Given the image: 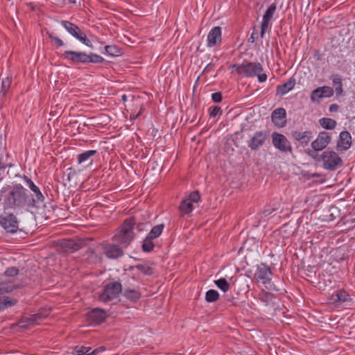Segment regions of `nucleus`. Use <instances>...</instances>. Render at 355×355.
Instances as JSON below:
<instances>
[{"mask_svg": "<svg viewBox=\"0 0 355 355\" xmlns=\"http://www.w3.org/2000/svg\"><path fill=\"white\" fill-rule=\"evenodd\" d=\"M30 202L34 200L21 184H6L0 189V206L4 211L12 210L16 214L31 211Z\"/></svg>", "mask_w": 355, "mask_h": 355, "instance_id": "nucleus-1", "label": "nucleus"}, {"mask_svg": "<svg viewBox=\"0 0 355 355\" xmlns=\"http://www.w3.org/2000/svg\"><path fill=\"white\" fill-rule=\"evenodd\" d=\"M135 224L136 218L135 216H130L125 219L112 236L113 241L123 247V249L127 248L135 237L133 232Z\"/></svg>", "mask_w": 355, "mask_h": 355, "instance_id": "nucleus-2", "label": "nucleus"}, {"mask_svg": "<svg viewBox=\"0 0 355 355\" xmlns=\"http://www.w3.org/2000/svg\"><path fill=\"white\" fill-rule=\"evenodd\" d=\"M317 162L322 161V166L328 171H335L338 166L342 164L343 160L334 151L325 150L320 157L315 158Z\"/></svg>", "mask_w": 355, "mask_h": 355, "instance_id": "nucleus-3", "label": "nucleus"}, {"mask_svg": "<svg viewBox=\"0 0 355 355\" xmlns=\"http://www.w3.org/2000/svg\"><path fill=\"white\" fill-rule=\"evenodd\" d=\"M122 291V285L120 282H114L107 284L103 291L99 295V300L103 302H108L116 298Z\"/></svg>", "mask_w": 355, "mask_h": 355, "instance_id": "nucleus-4", "label": "nucleus"}, {"mask_svg": "<svg viewBox=\"0 0 355 355\" xmlns=\"http://www.w3.org/2000/svg\"><path fill=\"white\" fill-rule=\"evenodd\" d=\"M103 254L109 259H118L124 255V249L117 243L104 241L100 243Z\"/></svg>", "mask_w": 355, "mask_h": 355, "instance_id": "nucleus-5", "label": "nucleus"}, {"mask_svg": "<svg viewBox=\"0 0 355 355\" xmlns=\"http://www.w3.org/2000/svg\"><path fill=\"white\" fill-rule=\"evenodd\" d=\"M272 271L269 266L265 263L257 266L254 278L258 283L263 284L266 289H272L271 277Z\"/></svg>", "mask_w": 355, "mask_h": 355, "instance_id": "nucleus-6", "label": "nucleus"}, {"mask_svg": "<svg viewBox=\"0 0 355 355\" xmlns=\"http://www.w3.org/2000/svg\"><path fill=\"white\" fill-rule=\"evenodd\" d=\"M22 178L26 182L28 188L33 192V194L31 193V196L34 202H30V205L32 209H37L40 205L44 201V196L41 192L40 188L36 186L31 178L24 175Z\"/></svg>", "mask_w": 355, "mask_h": 355, "instance_id": "nucleus-7", "label": "nucleus"}, {"mask_svg": "<svg viewBox=\"0 0 355 355\" xmlns=\"http://www.w3.org/2000/svg\"><path fill=\"white\" fill-rule=\"evenodd\" d=\"M103 254L100 243L96 246L89 248L84 254L87 263L89 265H100L103 261Z\"/></svg>", "mask_w": 355, "mask_h": 355, "instance_id": "nucleus-8", "label": "nucleus"}, {"mask_svg": "<svg viewBox=\"0 0 355 355\" xmlns=\"http://www.w3.org/2000/svg\"><path fill=\"white\" fill-rule=\"evenodd\" d=\"M0 223L7 232L15 233L18 230L19 221L13 213L1 215Z\"/></svg>", "mask_w": 355, "mask_h": 355, "instance_id": "nucleus-9", "label": "nucleus"}, {"mask_svg": "<svg viewBox=\"0 0 355 355\" xmlns=\"http://www.w3.org/2000/svg\"><path fill=\"white\" fill-rule=\"evenodd\" d=\"M271 137L272 143L277 149L284 153L292 152L291 144L284 135L278 132H273Z\"/></svg>", "mask_w": 355, "mask_h": 355, "instance_id": "nucleus-10", "label": "nucleus"}, {"mask_svg": "<svg viewBox=\"0 0 355 355\" xmlns=\"http://www.w3.org/2000/svg\"><path fill=\"white\" fill-rule=\"evenodd\" d=\"M263 68L259 62H248L245 63V76L253 77L257 76L260 83H263L267 79L266 73H262Z\"/></svg>", "mask_w": 355, "mask_h": 355, "instance_id": "nucleus-11", "label": "nucleus"}, {"mask_svg": "<svg viewBox=\"0 0 355 355\" xmlns=\"http://www.w3.org/2000/svg\"><path fill=\"white\" fill-rule=\"evenodd\" d=\"M63 25L67 31L73 37L83 42L87 46H92L91 41L87 39L84 32H83L76 24H63Z\"/></svg>", "mask_w": 355, "mask_h": 355, "instance_id": "nucleus-12", "label": "nucleus"}, {"mask_svg": "<svg viewBox=\"0 0 355 355\" xmlns=\"http://www.w3.org/2000/svg\"><path fill=\"white\" fill-rule=\"evenodd\" d=\"M107 317L106 312L100 308L93 309L87 315V320L92 324H100L103 322Z\"/></svg>", "mask_w": 355, "mask_h": 355, "instance_id": "nucleus-13", "label": "nucleus"}, {"mask_svg": "<svg viewBox=\"0 0 355 355\" xmlns=\"http://www.w3.org/2000/svg\"><path fill=\"white\" fill-rule=\"evenodd\" d=\"M62 58L73 64H87V54L81 51H66L63 53Z\"/></svg>", "mask_w": 355, "mask_h": 355, "instance_id": "nucleus-14", "label": "nucleus"}, {"mask_svg": "<svg viewBox=\"0 0 355 355\" xmlns=\"http://www.w3.org/2000/svg\"><path fill=\"white\" fill-rule=\"evenodd\" d=\"M331 139V137L329 132H320L317 139L311 143V147L315 151L322 150L329 144Z\"/></svg>", "mask_w": 355, "mask_h": 355, "instance_id": "nucleus-15", "label": "nucleus"}, {"mask_svg": "<svg viewBox=\"0 0 355 355\" xmlns=\"http://www.w3.org/2000/svg\"><path fill=\"white\" fill-rule=\"evenodd\" d=\"M286 112L283 107L275 109L271 114V120L275 125L282 128L286 124Z\"/></svg>", "mask_w": 355, "mask_h": 355, "instance_id": "nucleus-16", "label": "nucleus"}, {"mask_svg": "<svg viewBox=\"0 0 355 355\" xmlns=\"http://www.w3.org/2000/svg\"><path fill=\"white\" fill-rule=\"evenodd\" d=\"M83 245V241L74 239H64L60 243V247L67 253L76 252L82 248Z\"/></svg>", "mask_w": 355, "mask_h": 355, "instance_id": "nucleus-17", "label": "nucleus"}, {"mask_svg": "<svg viewBox=\"0 0 355 355\" xmlns=\"http://www.w3.org/2000/svg\"><path fill=\"white\" fill-rule=\"evenodd\" d=\"M268 138L267 132L259 131L255 133L254 137L250 139L248 146L253 150L258 149L261 146Z\"/></svg>", "mask_w": 355, "mask_h": 355, "instance_id": "nucleus-18", "label": "nucleus"}, {"mask_svg": "<svg viewBox=\"0 0 355 355\" xmlns=\"http://www.w3.org/2000/svg\"><path fill=\"white\" fill-rule=\"evenodd\" d=\"M221 28L219 26L213 28L207 35V46L212 47L221 42Z\"/></svg>", "mask_w": 355, "mask_h": 355, "instance_id": "nucleus-19", "label": "nucleus"}, {"mask_svg": "<svg viewBox=\"0 0 355 355\" xmlns=\"http://www.w3.org/2000/svg\"><path fill=\"white\" fill-rule=\"evenodd\" d=\"M329 300L333 304H338L350 301L351 297L345 290L338 289L331 295Z\"/></svg>", "mask_w": 355, "mask_h": 355, "instance_id": "nucleus-20", "label": "nucleus"}, {"mask_svg": "<svg viewBox=\"0 0 355 355\" xmlns=\"http://www.w3.org/2000/svg\"><path fill=\"white\" fill-rule=\"evenodd\" d=\"M293 137L302 145L306 146L313 137V133L311 130L304 132L293 131L292 132Z\"/></svg>", "mask_w": 355, "mask_h": 355, "instance_id": "nucleus-21", "label": "nucleus"}, {"mask_svg": "<svg viewBox=\"0 0 355 355\" xmlns=\"http://www.w3.org/2000/svg\"><path fill=\"white\" fill-rule=\"evenodd\" d=\"M352 144V137L348 131H342L339 135L337 146L341 150L349 149Z\"/></svg>", "mask_w": 355, "mask_h": 355, "instance_id": "nucleus-22", "label": "nucleus"}, {"mask_svg": "<svg viewBox=\"0 0 355 355\" xmlns=\"http://www.w3.org/2000/svg\"><path fill=\"white\" fill-rule=\"evenodd\" d=\"M43 317L41 313H37L28 317H23L21 320L20 323L21 327L27 329L29 326L33 325L38 323Z\"/></svg>", "mask_w": 355, "mask_h": 355, "instance_id": "nucleus-23", "label": "nucleus"}, {"mask_svg": "<svg viewBox=\"0 0 355 355\" xmlns=\"http://www.w3.org/2000/svg\"><path fill=\"white\" fill-rule=\"evenodd\" d=\"M330 79L332 80V85L335 88L336 95L338 96H342L343 94V89L341 76L338 73H334L331 76Z\"/></svg>", "mask_w": 355, "mask_h": 355, "instance_id": "nucleus-24", "label": "nucleus"}, {"mask_svg": "<svg viewBox=\"0 0 355 355\" xmlns=\"http://www.w3.org/2000/svg\"><path fill=\"white\" fill-rule=\"evenodd\" d=\"M295 85V80L293 78H289L286 83L283 85H279L277 89V93L279 95H284L288 93L289 91L293 89Z\"/></svg>", "mask_w": 355, "mask_h": 355, "instance_id": "nucleus-25", "label": "nucleus"}, {"mask_svg": "<svg viewBox=\"0 0 355 355\" xmlns=\"http://www.w3.org/2000/svg\"><path fill=\"white\" fill-rule=\"evenodd\" d=\"M178 209L181 216L183 217L185 215L189 214L193 211V205L189 200L184 198L181 201Z\"/></svg>", "mask_w": 355, "mask_h": 355, "instance_id": "nucleus-26", "label": "nucleus"}, {"mask_svg": "<svg viewBox=\"0 0 355 355\" xmlns=\"http://www.w3.org/2000/svg\"><path fill=\"white\" fill-rule=\"evenodd\" d=\"M97 153V151L95 150H89L85 151L78 155V163L79 164L89 162V164L92 163V157L95 155Z\"/></svg>", "mask_w": 355, "mask_h": 355, "instance_id": "nucleus-27", "label": "nucleus"}, {"mask_svg": "<svg viewBox=\"0 0 355 355\" xmlns=\"http://www.w3.org/2000/svg\"><path fill=\"white\" fill-rule=\"evenodd\" d=\"M17 303V300L8 296L0 297V311L15 306Z\"/></svg>", "mask_w": 355, "mask_h": 355, "instance_id": "nucleus-28", "label": "nucleus"}, {"mask_svg": "<svg viewBox=\"0 0 355 355\" xmlns=\"http://www.w3.org/2000/svg\"><path fill=\"white\" fill-rule=\"evenodd\" d=\"M123 295L126 299L132 302H137L141 297V293L135 289H125Z\"/></svg>", "mask_w": 355, "mask_h": 355, "instance_id": "nucleus-29", "label": "nucleus"}, {"mask_svg": "<svg viewBox=\"0 0 355 355\" xmlns=\"http://www.w3.org/2000/svg\"><path fill=\"white\" fill-rule=\"evenodd\" d=\"M164 228V224H159L154 226L146 236L148 238L154 240L158 238L162 233Z\"/></svg>", "mask_w": 355, "mask_h": 355, "instance_id": "nucleus-30", "label": "nucleus"}, {"mask_svg": "<svg viewBox=\"0 0 355 355\" xmlns=\"http://www.w3.org/2000/svg\"><path fill=\"white\" fill-rule=\"evenodd\" d=\"M137 268L144 275H151L154 273V269L146 264H137L130 267V270Z\"/></svg>", "mask_w": 355, "mask_h": 355, "instance_id": "nucleus-31", "label": "nucleus"}, {"mask_svg": "<svg viewBox=\"0 0 355 355\" xmlns=\"http://www.w3.org/2000/svg\"><path fill=\"white\" fill-rule=\"evenodd\" d=\"M319 123L326 130H333L336 125V121L331 118H322L319 120Z\"/></svg>", "mask_w": 355, "mask_h": 355, "instance_id": "nucleus-32", "label": "nucleus"}, {"mask_svg": "<svg viewBox=\"0 0 355 355\" xmlns=\"http://www.w3.org/2000/svg\"><path fill=\"white\" fill-rule=\"evenodd\" d=\"M276 5L274 3L271 4L263 16L262 22H269L270 20L273 19V16L276 12Z\"/></svg>", "mask_w": 355, "mask_h": 355, "instance_id": "nucleus-33", "label": "nucleus"}, {"mask_svg": "<svg viewBox=\"0 0 355 355\" xmlns=\"http://www.w3.org/2000/svg\"><path fill=\"white\" fill-rule=\"evenodd\" d=\"M105 53L111 56H119L122 54L121 49L116 45H107L105 46Z\"/></svg>", "mask_w": 355, "mask_h": 355, "instance_id": "nucleus-34", "label": "nucleus"}, {"mask_svg": "<svg viewBox=\"0 0 355 355\" xmlns=\"http://www.w3.org/2000/svg\"><path fill=\"white\" fill-rule=\"evenodd\" d=\"M154 248L155 244L153 243V240L146 236V238L144 239L142 242V251L144 252H150L154 250Z\"/></svg>", "mask_w": 355, "mask_h": 355, "instance_id": "nucleus-35", "label": "nucleus"}, {"mask_svg": "<svg viewBox=\"0 0 355 355\" xmlns=\"http://www.w3.org/2000/svg\"><path fill=\"white\" fill-rule=\"evenodd\" d=\"M15 166L12 162V159L10 157V155L8 153H6L5 155H1L0 157V166L3 167H8V168H11Z\"/></svg>", "mask_w": 355, "mask_h": 355, "instance_id": "nucleus-36", "label": "nucleus"}, {"mask_svg": "<svg viewBox=\"0 0 355 355\" xmlns=\"http://www.w3.org/2000/svg\"><path fill=\"white\" fill-rule=\"evenodd\" d=\"M11 84H12V79L9 77H6L5 78H3L2 79V81H1V94L5 96L9 89H10V87L11 86Z\"/></svg>", "mask_w": 355, "mask_h": 355, "instance_id": "nucleus-37", "label": "nucleus"}, {"mask_svg": "<svg viewBox=\"0 0 355 355\" xmlns=\"http://www.w3.org/2000/svg\"><path fill=\"white\" fill-rule=\"evenodd\" d=\"M92 349L89 347L76 346L73 349V354L74 355H92Z\"/></svg>", "mask_w": 355, "mask_h": 355, "instance_id": "nucleus-38", "label": "nucleus"}, {"mask_svg": "<svg viewBox=\"0 0 355 355\" xmlns=\"http://www.w3.org/2000/svg\"><path fill=\"white\" fill-rule=\"evenodd\" d=\"M219 298V294L217 291L210 289L206 292L205 300L208 302H214Z\"/></svg>", "mask_w": 355, "mask_h": 355, "instance_id": "nucleus-39", "label": "nucleus"}, {"mask_svg": "<svg viewBox=\"0 0 355 355\" xmlns=\"http://www.w3.org/2000/svg\"><path fill=\"white\" fill-rule=\"evenodd\" d=\"M216 286L223 292H227L230 289V284L225 278H220L214 281Z\"/></svg>", "mask_w": 355, "mask_h": 355, "instance_id": "nucleus-40", "label": "nucleus"}, {"mask_svg": "<svg viewBox=\"0 0 355 355\" xmlns=\"http://www.w3.org/2000/svg\"><path fill=\"white\" fill-rule=\"evenodd\" d=\"M104 61L103 58L94 53L87 54V63H101Z\"/></svg>", "mask_w": 355, "mask_h": 355, "instance_id": "nucleus-41", "label": "nucleus"}, {"mask_svg": "<svg viewBox=\"0 0 355 355\" xmlns=\"http://www.w3.org/2000/svg\"><path fill=\"white\" fill-rule=\"evenodd\" d=\"M320 89L321 91L320 94L322 98H329L334 95V89L331 87L329 86H322L320 87Z\"/></svg>", "mask_w": 355, "mask_h": 355, "instance_id": "nucleus-42", "label": "nucleus"}, {"mask_svg": "<svg viewBox=\"0 0 355 355\" xmlns=\"http://www.w3.org/2000/svg\"><path fill=\"white\" fill-rule=\"evenodd\" d=\"M243 128H241V132H235L234 135V137L232 139V141L234 142V144L236 147H242L243 144V132H242Z\"/></svg>", "mask_w": 355, "mask_h": 355, "instance_id": "nucleus-43", "label": "nucleus"}, {"mask_svg": "<svg viewBox=\"0 0 355 355\" xmlns=\"http://www.w3.org/2000/svg\"><path fill=\"white\" fill-rule=\"evenodd\" d=\"M232 73H236L239 75L244 73V64H233L230 66Z\"/></svg>", "mask_w": 355, "mask_h": 355, "instance_id": "nucleus-44", "label": "nucleus"}, {"mask_svg": "<svg viewBox=\"0 0 355 355\" xmlns=\"http://www.w3.org/2000/svg\"><path fill=\"white\" fill-rule=\"evenodd\" d=\"M185 198L189 200L192 204L193 202H198L200 200V194L198 191H193Z\"/></svg>", "mask_w": 355, "mask_h": 355, "instance_id": "nucleus-45", "label": "nucleus"}, {"mask_svg": "<svg viewBox=\"0 0 355 355\" xmlns=\"http://www.w3.org/2000/svg\"><path fill=\"white\" fill-rule=\"evenodd\" d=\"M321 91L320 89V87L312 91L310 98L313 102L318 101L320 98H322V96L320 94Z\"/></svg>", "mask_w": 355, "mask_h": 355, "instance_id": "nucleus-46", "label": "nucleus"}, {"mask_svg": "<svg viewBox=\"0 0 355 355\" xmlns=\"http://www.w3.org/2000/svg\"><path fill=\"white\" fill-rule=\"evenodd\" d=\"M209 116L211 118H214L218 114H221L222 113V110H221L220 107H218V106H211L209 108Z\"/></svg>", "mask_w": 355, "mask_h": 355, "instance_id": "nucleus-47", "label": "nucleus"}, {"mask_svg": "<svg viewBox=\"0 0 355 355\" xmlns=\"http://www.w3.org/2000/svg\"><path fill=\"white\" fill-rule=\"evenodd\" d=\"M259 299L265 302H269L272 300V295L269 292H262L259 294Z\"/></svg>", "mask_w": 355, "mask_h": 355, "instance_id": "nucleus-48", "label": "nucleus"}, {"mask_svg": "<svg viewBox=\"0 0 355 355\" xmlns=\"http://www.w3.org/2000/svg\"><path fill=\"white\" fill-rule=\"evenodd\" d=\"M19 273V270L16 267H10L4 272V275L7 277H15Z\"/></svg>", "mask_w": 355, "mask_h": 355, "instance_id": "nucleus-49", "label": "nucleus"}, {"mask_svg": "<svg viewBox=\"0 0 355 355\" xmlns=\"http://www.w3.org/2000/svg\"><path fill=\"white\" fill-rule=\"evenodd\" d=\"M49 37L55 42V44L58 47L63 46L64 43L62 40L59 37L55 36L53 33H50L49 31L46 32Z\"/></svg>", "mask_w": 355, "mask_h": 355, "instance_id": "nucleus-50", "label": "nucleus"}, {"mask_svg": "<svg viewBox=\"0 0 355 355\" xmlns=\"http://www.w3.org/2000/svg\"><path fill=\"white\" fill-rule=\"evenodd\" d=\"M10 168L8 167L0 166V182H1L6 176H10Z\"/></svg>", "mask_w": 355, "mask_h": 355, "instance_id": "nucleus-51", "label": "nucleus"}, {"mask_svg": "<svg viewBox=\"0 0 355 355\" xmlns=\"http://www.w3.org/2000/svg\"><path fill=\"white\" fill-rule=\"evenodd\" d=\"M247 242H252V246L251 248H248V250L250 252H255L257 254H259V244L258 242L256 241H254L253 239H248L245 240V243Z\"/></svg>", "mask_w": 355, "mask_h": 355, "instance_id": "nucleus-52", "label": "nucleus"}, {"mask_svg": "<svg viewBox=\"0 0 355 355\" xmlns=\"http://www.w3.org/2000/svg\"><path fill=\"white\" fill-rule=\"evenodd\" d=\"M211 98L215 103H220L223 100L222 94L220 92H215L211 95Z\"/></svg>", "mask_w": 355, "mask_h": 355, "instance_id": "nucleus-53", "label": "nucleus"}, {"mask_svg": "<svg viewBox=\"0 0 355 355\" xmlns=\"http://www.w3.org/2000/svg\"><path fill=\"white\" fill-rule=\"evenodd\" d=\"M144 107H141L139 111L138 112V113L137 114H131L130 116V121H134L137 118H138L139 116H141L144 112Z\"/></svg>", "mask_w": 355, "mask_h": 355, "instance_id": "nucleus-54", "label": "nucleus"}, {"mask_svg": "<svg viewBox=\"0 0 355 355\" xmlns=\"http://www.w3.org/2000/svg\"><path fill=\"white\" fill-rule=\"evenodd\" d=\"M137 226H136V228L138 232H142V231H144L146 230V223H138L135 224Z\"/></svg>", "mask_w": 355, "mask_h": 355, "instance_id": "nucleus-55", "label": "nucleus"}, {"mask_svg": "<svg viewBox=\"0 0 355 355\" xmlns=\"http://www.w3.org/2000/svg\"><path fill=\"white\" fill-rule=\"evenodd\" d=\"M105 350V347H103V346L98 347L96 348L95 349H94L93 351H92V355H97L99 353L104 352Z\"/></svg>", "mask_w": 355, "mask_h": 355, "instance_id": "nucleus-56", "label": "nucleus"}, {"mask_svg": "<svg viewBox=\"0 0 355 355\" xmlns=\"http://www.w3.org/2000/svg\"><path fill=\"white\" fill-rule=\"evenodd\" d=\"M275 211L274 208L266 209L262 211V217L269 216Z\"/></svg>", "mask_w": 355, "mask_h": 355, "instance_id": "nucleus-57", "label": "nucleus"}, {"mask_svg": "<svg viewBox=\"0 0 355 355\" xmlns=\"http://www.w3.org/2000/svg\"><path fill=\"white\" fill-rule=\"evenodd\" d=\"M214 67H215V66H214V64H212V63H209V64H208L205 67V69H204V71H205V73H209V72H210L211 71H212V70H214Z\"/></svg>", "mask_w": 355, "mask_h": 355, "instance_id": "nucleus-58", "label": "nucleus"}, {"mask_svg": "<svg viewBox=\"0 0 355 355\" xmlns=\"http://www.w3.org/2000/svg\"><path fill=\"white\" fill-rule=\"evenodd\" d=\"M338 109H339V105L334 103V104H331L329 106V110L331 112H337L338 110Z\"/></svg>", "mask_w": 355, "mask_h": 355, "instance_id": "nucleus-59", "label": "nucleus"}, {"mask_svg": "<svg viewBox=\"0 0 355 355\" xmlns=\"http://www.w3.org/2000/svg\"><path fill=\"white\" fill-rule=\"evenodd\" d=\"M270 24H261V36L263 37L264 32L266 29L269 28Z\"/></svg>", "mask_w": 355, "mask_h": 355, "instance_id": "nucleus-60", "label": "nucleus"}, {"mask_svg": "<svg viewBox=\"0 0 355 355\" xmlns=\"http://www.w3.org/2000/svg\"><path fill=\"white\" fill-rule=\"evenodd\" d=\"M314 58L317 60H322V54L320 53V51L318 50L315 51V54H314Z\"/></svg>", "mask_w": 355, "mask_h": 355, "instance_id": "nucleus-61", "label": "nucleus"}, {"mask_svg": "<svg viewBox=\"0 0 355 355\" xmlns=\"http://www.w3.org/2000/svg\"><path fill=\"white\" fill-rule=\"evenodd\" d=\"M65 4H75L76 3V0H63Z\"/></svg>", "mask_w": 355, "mask_h": 355, "instance_id": "nucleus-62", "label": "nucleus"}, {"mask_svg": "<svg viewBox=\"0 0 355 355\" xmlns=\"http://www.w3.org/2000/svg\"><path fill=\"white\" fill-rule=\"evenodd\" d=\"M121 98H122V101L123 102H125L127 101V96L125 94H123L122 96H121Z\"/></svg>", "mask_w": 355, "mask_h": 355, "instance_id": "nucleus-63", "label": "nucleus"}, {"mask_svg": "<svg viewBox=\"0 0 355 355\" xmlns=\"http://www.w3.org/2000/svg\"><path fill=\"white\" fill-rule=\"evenodd\" d=\"M248 41H249V42H254V38H253V37H252V36H251V37H250V38H249Z\"/></svg>", "mask_w": 355, "mask_h": 355, "instance_id": "nucleus-64", "label": "nucleus"}]
</instances>
